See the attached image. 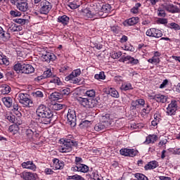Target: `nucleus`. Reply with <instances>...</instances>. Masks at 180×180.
<instances>
[{"label": "nucleus", "mask_w": 180, "mask_h": 180, "mask_svg": "<svg viewBox=\"0 0 180 180\" xmlns=\"http://www.w3.org/2000/svg\"><path fill=\"white\" fill-rule=\"evenodd\" d=\"M168 108L176 109V108H178V105H176V101H172L171 103L169 104Z\"/></svg>", "instance_id": "55"}, {"label": "nucleus", "mask_w": 180, "mask_h": 180, "mask_svg": "<svg viewBox=\"0 0 180 180\" xmlns=\"http://www.w3.org/2000/svg\"><path fill=\"white\" fill-rule=\"evenodd\" d=\"M5 119H7V120H8V122H10V123H15V115H6L5 116Z\"/></svg>", "instance_id": "51"}, {"label": "nucleus", "mask_w": 180, "mask_h": 180, "mask_svg": "<svg viewBox=\"0 0 180 180\" xmlns=\"http://www.w3.org/2000/svg\"><path fill=\"white\" fill-rule=\"evenodd\" d=\"M85 13L87 18H95V16H97L96 13L94 11H91L89 10H85Z\"/></svg>", "instance_id": "43"}, {"label": "nucleus", "mask_w": 180, "mask_h": 180, "mask_svg": "<svg viewBox=\"0 0 180 180\" xmlns=\"http://www.w3.org/2000/svg\"><path fill=\"white\" fill-rule=\"evenodd\" d=\"M145 108L143 109V113H146L147 115H148V113H150V112H151L152 110V108L151 105H150V104H148V103H145Z\"/></svg>", "instance_id": "40"}, {"label": "nucleus", "mask_w": 180, "mask_h": 180, "mask_svg": "<svg viewBox=\"0 0 180 180\" xmlns=\"http://www.w3.org/2000/svg\"><path fill=\"white\" fill-rule=\"evenodd\" d=\"M2 102L4 103L6 108H11L13 103L12 98L11 97H4L2 98Z\"/></svg>", "instance_id": "23"}, {"label": "nucleus", "mask_w": 180, "mask_h": 180, "mask_svg": "<svg viewBox=\"0 0 180 180\" xmlns=\"http://www.w3.org/2000/svg\"><path fill=\"white\" fill-rule=\"evenodd\" d=\"M33 96L35 98H44V94L43 93L42 91H35L32 93Z\"/></svg>", "instance_id": "38"}, {"label": "nucleus", "mask_w": 180, "mask_h": 180, "mask_svg": "<svg viewBox=\"0 0 180 180\" xmlns=\"http://www.w3.org/2000/svg\"><path fill=\"white\" fill-rule=\"evenodd\" d=\"M141 6V4L137 3L135 6L131 9L132 13H139V8Z\"/></svg>", "instance_id": "42"}, {"label": "nucleus", "mask_w": 180, "mask_h": 180, "mask_svg": "<svg viewBox=\"0 0 180 180\" xmlns=\"http://www.w3.org/2000/svg\"><path fill=\"white\" fill-rule=\"evenodd\" d=\"M158 22L159 23H161V25H167V23H168V20H167V18H159Z\"/></svg>", "instance_id": "59"}, {"label": "nucleus", "mask_w": 180, "mask_h": 180, "mask_svg": "<svg viewBox=\"0 0 180 180\" xmlns=\"http://www.w3.org/2000/svg\"><path fill=\"white\" fill-rule=\"evenodd\" d=\"M71 94V89L70 88H65L60 91V94H62V97L65 95H70Z\"/></svg>", "instance_id": "45"}, {"label": "nucleus", "mask_w": 180, "mask_h": 180, "mask_svg": "<svg viewBox=\"0 0 180 180\" xmlns=\"http://www.w3.org/2000/svg\"><path fill=\"white\" fill-rule=\"evenodd\" d=\"M44 78H50L53 75V72H51V70L48 69L47 70L44 71Z\"/></svg>", "instance_id": "47"}, {"label": "nucleus", "mask_w": 180, "mask_h": 180, "mask_svg": "<svg viewBox=\"0 0 180 180\" xmlns=\"http://www.w3.org/2000/svg\"><path fill=\"white\" fill-rule=\"evenodd\" d=\"M41 58L42 61H44L45 63H50L51 61H56V59L57 58V57L53 53L45 52L44 53L42 54Z\"/></svg>", "instance_id": "10"}, {"label": "nucleus", "mask_w": 180, "mask_h": 180, "mask_svg": "<svg viewBox=\"0 0 180 180\" xmlns=\"http://www.w3.org/2000/svg\"><path fill=\"white\" fill-rule=\"evenodd\" d=\"M13 70L17 74H32L34 72V68L30 64H26L23 62L18 63L13 65Z\"/></svg>", "instance_id": "2"}, {"label": "nucleus", "mask_w": 180, "mask_h": 180, "mask_svg": "<svg viewBox=\"0 0 180 180\" xmlns=\"http://www.w3.org/2000/svg\"><path fill=\"white\" fill-rule=\"evenodd\" d=\"M155 101L160 103H165L167 102V97L162 94H155Z\"/></svg>", "instance_id": "25"}, {"label": "nucleus", "mask_w": 180, "mask_h": 180, "mask_svg": "<svg viewBox=\"0 0 180 180\" xmlns=\"http://www.w3.org/2000/svg\"><path fill=\"white\" fill-rule=\"evenodd\" d=\"M176 111V109L172 108L171 107L167 108V113L169 116H172V115H175V112Z\"/></svg>", "instance_id": "50"}, {"label": "nucleus", "mask_w": 180, "mask_h": 180, "mask_svg": "<svg viewBox=\"0 0 180 180\" xmlns=\"http://www.w3.org/2000/svg\"><path fill=\"white\" fill-rule=\"evenodd\" d=\"M79 75H81V69H76L68 77L71 78V77H79Z\"/></svg>", "instance_id": "39"}, {"label": "nucleus", "mask_w": 180, "mask_h": 180, "mask_svg": "<svg viewBox=\"0 0 180 180\" xmlns=\"http://www.w3.org/2000/svg\"><path fill=\"white\" fill-rule=\"evenodd\" d=\"M75 161L76 165H78V164H81L84 162V160H82V158L79 157H76Z\"/></svg>", "instance_id": "60"}, {"label": "nucleus", "mask_w": 180, "mask_h": 180, "mask_svg": "<svg viewBox=\"0 0 180 180\" xmlns=\"http://www.w3.org/2000/svg\"><path fill=\"white\" fill-rule=\"evenodd\" d=\"M73 179L74 180H85L84 177L78 174L73 175Z\"/></svg>", "instance_id": "61"}, {"label": "nucleus", "mask_w": 180, "mask_h": 180, "mask_svg": "<svg viewBox=\"0 0 180 180\" xmlns=\"http://www.w3.org/2000/svg\"><path fill=\"white\" fill-rule=\"evenodd\" d=\"M109 127V123L99 122L94 126V130L96 131H102V130H106Z\"/></svg>", "instance_id": "15"}, {"label": "nucleus", "mask_w": 180, "mask_h": 180, "mask_svg": "<svg viewBox=\"0 0 180 180\" xmlns=\"http://www.w3.org/2000/svg\"><path fill=\"white\" fill-rule=\"evenodd\" d=\"M96 92L94 89L87 90L86 91V96H89V98H94Z\"/></svg>", "instance_id": "44"}, {"label": "nucleus", "mask_w": 180, "mask_h": 180, "mask_svg": "<svg viewBox=\"0 0 180 180\" xmlns=\"http://www.w3.org/2000/svg\"><path fill=\"white\" fill-rule=\"evenodd\" d=\"M166 15L165 9H164V6H162V8H159L158 10V16H160V18H165Z\"/></svg>", "instance_id": "36"}, {"label": "nucleus", "mask_w": 180, "mask_h": 180, "mask_svg": "<svg viewBox=\"0 0 180 180\" xmlns=\"http://www.w3.org/2000/svg\"><path fill=\"white\" fill-rule=\"evenodd\" d=\"M36 120L37 123H43V124H50L51 119L54 117V112L47 106L41 104L36 110Z\"/></svg>", "instance_id": "1"}, {"label": "nucleus", "mask_w": 180, "mask_h": 180, "mask_svg": "<svg viewBox=\"0 0 180 180\" xmlns=\"http://www.w3.org/2000/svg\"><path fill=\"white\" fill-rule=\"evenodd\" d=\"M95 79H105L106 76L105 75L104 72H100L99 74H96L94 76Z\"/></svg>", "instance_id": "41"}, {"label": "nucleus", "mask_w": 180, "mask_h": 180, "mask_svg": "<svg viewBox=\"0 0 180 180\" xmlns=\"http://www.w3.org/2000/svg\"><path fill=\"white\" fill-rule=\"evenodd\" d=\"M61 148L60 153H71L72 151V147H77L78 143L77 141L71 139L60 140Z\"/></svg>", "instance_id": "3"}, {"label": "nucleus", "mask_w": 180, "mask_h": 180, "mask_svg": "<svg viewBox=\"0 0 180 180\" xmlns=\"http://www.w3.org/2000/svg\"><path fill=\"white\" fill-rule=\"evenodd\" d=\"M10 92L11 86L6 84L2 87L1 94H3V95H8V94H9Z\"/></svg>", "instance_id": "37"}, {"label": "nucleus", "mask_w": 180, "mask_h": 180, "mask_svg": "<svg viewBox=\"0 0 180 180\" xmlns=\"http://www.w3.org/2000/svg\"><path fill=\"white\" fill-rule=\"evenodd\" d=\"M52 108L54 109V110H60V109H63V105L55 103L53 105Z\"/></svg>", "instance_id": "53"}, {"label": "nucleus", "mask_w": 180, "mask_h": 180, "mask_svg": "<svg viewBox=\"0 0 180 180\" xmlns=\"http://www.w3.org/2000/svg\"><path fill=\"white\" fill-rule=\"evenodd\" d=\"M157 140H158V136H157V135H148L146 137L145 143H146V144L154 143Z\"/></svg>", "instance_id": "21"}, {"label": "nucleus", "mask_w": 180, "mask_h": 180, "mask_svg": "<svg viewBox=\"0 0 180 180\" xmlns=\"http://www.w3.org/2000/svg\"><path fill=\"white\" fill-rule=\"evenodd\" d=\"M10 15L13 16V18H18L19 16L22 15V13L18 11H11Z\"/></svg>", "instance_id": "46"}, {"label": "nucleus", "mask_w": 180, "mask_h": 180, "mask_svg": "<svg viewBox=\"0 0 180 180\" xmlns=\"http://www.w3.org/2000/svg\"><path fill=\"white\" fill-rule=\"evenodd\" d=\"M44 172L46 174V175H53V174H54V171L49 168L45 169Z\"/></svg>", "instance_id": "56"}, {"label": "nucleus", "mask_w": 180, "mask_h": 180, "mask_svg": "<svg viewBox=\"0 0 180 180\" xmlns=\"http://www.w3.org/2000/svg\"><path fill=\"white\" fill-rule=\"evenodd\" d=\"M0 39H3V40H9L11 39V34L8 31L4 30L2 27H0Z\"/></svg>", "instance_id": "18"}, {"label": "nucleus", "mask_w": 180, "mask_h": 180, "mask_svg": "<svg viewBox=\"0 0 180 180\" xmlns=\"http://www.w3.org/2000/svg\"><path fill=\"white\" fill-rule=\"evenodd\" d=\"M101 120L102 123H108L109 127H110V115L105 114L103 115L101 117Z\"/></svg>", "instance_id": "26"}, {"label": "nucleus", "mask_w": 180, "mask_h": 180, "mask_svg": "<svg viewBox=\"0 0 180 180\" xmlns=\"http://www.w3.org/2000/svg\"><path fill=\"white\" fill-rule=\"evenodd\" d=\"M68 123L71 127L77 126V115H75V110L69 109L67 115Z\"/></svg>", "instance_id": "6"}, {"label": "nucleus", "mask_w": 180, "mask_h": 180, "mask_svg": "<svg viewBox=\"0 0 180 180\" xmlns=\"http://www.w3.org/2000/svg\"><path fill=\"white\" fill-rule=\"evenodd\" d=\"M94 11V13H96L97 16H102V6H101L99 4L96 5Z\"/></svg>", "instance_id": "33"}, {"label": "nucleus", "mask_w": 180, "mask_h": 180, "mask_svg": "<svg viewBox=\"0 0 180 180\" xmlns=\"http://www.w3.org/2000/svg\"><path fill=\"white\" fill-rule=\"evenodd\" d=\"M25 134L28 139H32L33 137V134H34V132L32 129H28L26 130Z\"/></svg>", "instance_id": "52"}, {"label": "nucleus", "mask_w": 180, "mask_h": 180, "mask_svg": "<svg viewBox=\"0 0 180 180\" xmlns=\"http://www.w3.org/2000/svg\"><path fill=\"white\" fill-rule=\"evenodd\" d=\"M14 22H15V23H18V25H21L22 26H23V25L29 23V20L26 18H16L14 20Z\"/></svg>", "instance_id": "31"}, {"label": "nucleus", "mask_w": 180, "mask_h": 180, "mask_svg": "<svg viewBox=\"0 0 180 180\" xmlns=\"http://www.w3.org/2000/svg\"><path fill=\"white\" fill-rule=\"evenodd\" d=\"M131 106L132 108H140L137 100L131 102Z\"/></svg>", "instance_id": "63"}, {"label": "nucleus", "mask_w": 180, "mask_h": 180, "mask_svg": "<svg viewBox=\"0 0 180 180\" xmlns=\"http://www.w3.org/2000/svg\"><path fill=\"white\" fill-rule=\"evenodd\" d=\"M50 82L51 84H57L58 85H60L61 84V80H60V79L57 77H53V79H51L50 80Z\"/></svg>", "instance_id": "49"}, {"label": "nucleus", "mask_w": 180, "mask_h": 180, "mask_svg": "<svg viewBox=\"0 0 180 180\" xmlns=\"http://www.w3.org/2000/svg\"><path fill=\"white\" fill-rule=\"evenodd\" d=\"M17 9L21 12H27L29 9V4H27V0H20L17 4Z\"/></svg>", "instance_id": "12"}, {"label": "nucleus", "mask_w": 180, "mask_h": 180, "mask_svg": "<svg viewBox=\"0 0 180 180\" xmlns=\"http://www.w3.org/2000/svg\"><path fill=\"white\" fill-rule=\"evenodd\" d=\"M112 9V6H110V4H103V6H101V15L102 13H108V12H110Z\"/></svg>", "instance_id": "28"}, {"label": "nucleus", "mask_w": 180, "mask_h": 180, "mask_svg": "<svg viewBox=\"0 0 180 180\" xmlns=\"http://www.w3.org/2000/svg\"><path fill=\"white\" fill-rule=\"evenodd\" d=\"M167 85H168V79H165L160 84V88L162 89L165 86H167Z\"/></svg>", "instance_id": "62"}, {"label": "nucleus", "mask_w": 180, "mask_h": 180, "mask_svg": "<svg viewBox=\"0 0 180 180\" xmlns=\"http://www.w3.org/2000/svg\"><path fill=\"white\" fill-rule=\"evenodd\" d=\"M146 36L160 39V37H162V32L158 29L150 28L146 31Z\"/></svg>", "instance_id": "7"}, {"label": "nucleus", "mask_w": 180, "mask_h": 180, "mask_svg": "<svg viewBox=\"0 0 180 180\" xmlns=\"http://www.w3.org/2000/svg\"><path fill=\"white\" fill-rule=\"evenodd\" d=\"M139 23V17H132L124 22V25L128 26H134Z\"/></svg>", "instance_id": "20"}, {"label": "nucleus", "mask_w": 180, "mask_h": 180, "mask_svg": "<svg viewBox=\"0 0 180 180\" xmlns=\"http://www.w3.org/2000/svg\"><path fill=\"white\" fill-rule=\"evenodd\" d=\"M107 92L112 98H119V92L115 89L110 88Z\"/></svg>", "instance_id": "27"}, {"label": "nucleus", "mask_w": 180, "mask_h": 180, "mask_svg": "<svg viewBox=\"0 0 180 180\" xmlns=\"http://www.w3.org/2000/svg\"><path fill=\"white\" fill-rule=\"evenodd\" d=\"M159 119L160 118H158V114H155L154 120L152 121V126H154V127H155V126H157V124H158V122H160Z\"/></svg>", "instance_id": "48"}, {"label": "nucleus", "mask_w": 180, "mask_h": 180, "mask_svg": "<svg viewBox=\"0 0 180 180\" xmlns=\"http://www.w3.org/2000/svg\"><path fill=\"white\" fill-rule=\"evenodd\" d=\"M0 64L1 65H9V60L6 56L0 55Z\"/></svg>", "instance_id": "32"}, {"label": "nucleus", "mask_w": 180, "mask_h": 180, "mask_svg": "<svg viewBox=\"0 0 180 180\" xmlns=\"http://www.w3.org/2000/svg\"><path fill=\"white\" fill-rule=\"evenodd\" d=\"M37 6H38L39 11L42 15H47V13L51 11V8H53L51 3L46 0H43L41 1L40 4H39Z\"/></svg>", "instance_id": "4"}, {"label": "nucleus", "mask_w": 180, "mask_h": 180, "mask_svg": "<svg viewBox=\"0 0 180 180\" xmlns=\"http://www.w3.org/2000/svg\"><path fill=\"white\" fill-rule=\"evenodd\" d=\"M157 167H158V162L153 160L146 164L144 166V168L146 171H148V169H155V168H157Z\"/></svg>", "instance_id": "19"}, {"label": "nucleus", "mask_w": 180, "mask_h": 180, "mask_svg": "<svg viewBox=\"0 0 180 180\" xmlns=\"http://www.w3.org/2000/svg\"><path fill=\"white\" fill-rule=\"evenodd\" d=\"M122 91H129V89H133V86L130 83H125L121 86Z\"/></svg>", "instance_id": "35"}, {"label": "nucleus", "mask_w": 180, "mask_h": 180, "mask_svg": "<svg viewBox=\"0 0 180 180\" xmlns=\"http://www.w3.org/2000/svg\"><path fill=\"white\" fill-rule=\"evenodd\" d=\"M120 61L122 63H126V61H128V63L129 64H139V60L135 59L134 58L130 56H122V58L120 59Z\"/></svg>", "instance_id": "14"}, {"label": "nucleus", "mask_w": 180, "mask_h": 180, "mask_svg": "<svg viewBox=\"0 0 180 180\" xmlns=\"http://www.w3.org/2000/svg\"><path fill=\"white\" fill-rule=\"evenodd\" d=\"M78 102L82 105V106H84V108H86V105L88 103V98L79 97L77 98Z\"/></svg>", "instance_id": "34"}, {"label": "nucleus", "mask_w": 180, "mask_h": 180, "mask_svg": "<svg viewBox=\"0 0 180 180\" xmlns=\"http://www.w3.org/2000/svg\"><path fill=\"white\" fill-rule=\"evenodd\" d=\"M138 102V105L139 106H144V105H146V101H144V99L143 98H139L136 100Z\"/></svg>", "instance_id": "57"}, {"label": "nucleus", "mask_w": 180, "mask_h": 180, "mask_svg": "<svg viewBox=\"0 0 180 180\" xmlns=\"http://www.w3.org/2000/svg\"><path fill=\"white\" fill-rule=\"evenodd\" d=\"M121 155H124V157H136L137 154H139V151L134 149H129V148H122L120 150Z\"/></svg>", "instance_id": "9"}, {"label": "nucleus", "mask_w": 180, "mask_h": 180, "mask_svg": "<svg viewBox=\"0 0 180 180\" xmlns=\"http://www.w3.org/2000/svg\"><path fill=\"white\" fill-rule=\"evenodd\" d=\"M21 165L22 168H25L26 169H31L32 171H34L37 168L36 165L33 163V161L23 162Z\"/></svg>", "instance_id": "16"}, {"label": "nucleus", "mask_w": 180, "mask_h": 180, "mask_svg": "<svg viewBox=\"0 0 180 180\" xmlns=\"http://www.w3.org/2000/svg\"><path fill=\"white\" fill-rule=\"evenodd\" d=\"M58 22L59 23H62V25H68V22H70V18L67 15H62L58 18Z\"/></svg>", "instance_id": "22"}, {"label": "nucleus", "mask_w": 180, "mask_h": 180, "mask_svg": "<svg viewBox=\"0 0 180 180\" xmlns=\"http://www.w3.org/2000/svg\"><path fill=\"white\" fill-rule=\"evenodd\" d=\"M112 57V58H119L122 57V52L118 51V52L114 53Z\"/></svg>", "instance_id": "58"}, {"label": "nucleus", "mask_w": 180, "mask_h": 180, "mask_svg": "<svg viewBox=\"0 0 180 180\" xmlns=\"http://www.w3.org/2000/svg\"><path fill=\"white\" fill-rule=\"evenodd\" d=\"M153 64H158L160 63V58L153 56Z\"/></svg>", "instance_id": "64"}, {"label": "nucleus", "mask_w": 180, "mask_h": 180, "mask_svg": "<svg viewBox=\"0 0 180 180\" xmlns=\"http://www.w3.org/2000/svg\"><path fill=\"white\" fill-rule=\"evenodd\" d=\"M170 26H171L172 29H174V30H180L179 25H178L175 22H171Z\"/></svg>", "instance_id": "54"}, {"label": "nucleus", "mask_w": 180, "mask_h": 180, "mask_svg": "<svg viewBox=\"0 0 180 180\" xmlns=\"http://www.w3.org/2000/svg\"><path fill=\"white\" fill-rule=\"evenodd\" d=\"M53 162L56 169H63V168H64V162H63V160L54 158L53 159Z\"/></svg>", "instance_id": "17"}, {"label": "nucleus", "mask_w": 180, "mask_h": 180, "mask_svg": "<svg viewBox=\"0 0 180 180\" xmlns=\"http://www.w3.org/2000/svg\"><path fill=\"white\" fill-rule=\"evenodd\" d=\"M72 172H83L84 174L89 171V167L84 164H77L71 168Z\"/></svg>", "instance_id": "8"}, {"label": "nucleus", "mask_w": 180, "mask_h": 180, "mask_svg": "<svg viewBox=\"0 0 180 180\" xmlns=\"http://www.w3.org/2000/svg\"><path fill=\"white\" fill-rule=\"evenodd\" d=\"M51 99H53V101H58L59 99H61L63 98V95L61 93L58 92H53L50 95Z\"/></svg>", "instance_id": "30"}, {"label": "nucleus", "mask_w": 180, "mask_h": 180, "mask_svg": "<svg viewBox=\"0 0 180 180\" xmlns=\"http://www.w3.org/2000/svg\"><path fill=\"white\" fill-rule=\"evenodd\" d=\"M21 178L25 180H36L37 179V174L29 172H23Z\"/></svg>", "instance_id": "13"}, {"label": "nucleus", "mask_w": 180, "mask_h": 180, "mask_svg": "<svg viewBox=\"0 0 180 180\" xmlns=\"http://www.w3.org/2000/svg\"><path fill=\"white\" fill-rule=\"evenodd\" d=\"M65 81H71L72 84H79L81 82V79H78L77 77L72 76L70 77V76H67L65 77Z\"/></svg>", "instance_id": "29"}, {"label": "nucleus", "mask_w": 180, "mask_h": 180, "mask_svg": "<svg viewBox=\"0 0 180 180\" xmlns=\"http://www.w3.org/2000/svg\"><path fill=\"white\" fill-rule=\"evenodd\" d=\"M98 105V101L92 98L87 99V105L86 108H89V109H92V108H95Z\"/></svg>", "instance_id": "24"}, {"label": "nucleus", "mask_w": 180, "mask_h": 180, "mask_svg": "<svg viewBox=\"0 0 180 180\" xmlns=\"http://www.w3.org/2000/svg\"><path fill=\"white\" fill-rule=\"evenodd\" d=\"M18 98H20V103L24 105L25 108H32L33 106V101L29 98V94L20 93Z\"/></svg>", "instance_id": "5"}, {"label": "nucleus", "mask_w": 180, "mask_h": 180, "mask_svg": "<svg viewBox=\"0 0 180 180\" xmlns=\"http://www.w3.org/2000/svg\"><path fill=\"white\" fill-rule=\"evenodd\" d=\"M163 9L167 11V12H170L171 13H179L180 9L178 6H174V4H163Z\"/></svg>", "instance_id": "11"}]
</instances>
